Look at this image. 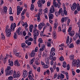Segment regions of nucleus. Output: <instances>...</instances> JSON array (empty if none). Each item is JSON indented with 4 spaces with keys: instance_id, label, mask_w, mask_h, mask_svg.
<instances>
[{
    "instance_id": "obj_51",
    "label": "nucleus",
    "mask_w": 80,
    "mask_h": 80,
    "mask_svg": "<svg viewBox=\"0 0 80 80\" xmlns=\"http://www.w3.org/2000/svg\"><path fill=\"white\" fill-rule=\"evenodd\" d=\"M77 45H79L80 44V41L79 40L76 41Z\"/></svg>"
},
{
    "instance_id": "obj_40",
    "label": "nucleus",
    "mask_w": 80,
    "mask_h": 80,
    "mask_svg": "<svg viewBox=\"0 0 80 80\" xmlns=\"http://www.w3.org/2000/svg\"><path fill=\"white\" fill-rule=\"evenodd\" d=\"M74 47V45L73 43L70 44L69 46V48H73Z\"/></svg>"
},
{
    "instance_id": "obj_50",
    "label": "nucleus",
    "mask_w": 80,
    "mask_h": 80,
    "mask_svg": "<svg viewBox=\"0 0 80 80\" xmlns=\"http://www.w3.org/2000/svg\"><path fill=\"white\" fill-rule=\"evenodd\" d=\"M11 35V33H7L6 34V36L8 37H10Z\"/></svg>"
},
{
    "instance_id": "obj_6",
    "label": "nucleus",
    "mask_w": 80,
    "mask_h": 80,
    "mask_svg": "<svg viewBox=\"0 0 80 80\" xmlns=\"http://www.w3.org/2000/svg\"><path fill=\"white\" fill-rule=\"evenodd\" d=\"M23 77L24 78H26L28 76V72L27 71L25 70H24L23 71Z\"/></svg>"
},
{
    "instance_id": "obj_46",
    "label": "nucleus",
    "mask_w": 80,
    "mask_h": 80,
    "mask_svg": "<svg viewBox=\"0 0 80 80\" xmlns=\"http://www.w3.org/2000/svg\"><path fill=\"white\" fill-rule=\"evenodd\" d=\"M22 35H23V36H26V35H27L26 31H24L22 32Z\"/></svg>"
},
{
    "instance_id": "obj_9",
    "label": "nucleus",
    "mask_w": 80,
    "mask_h": 80,
    "mask_svg": "<svg viewBox=\"0 0 80 80\" xmlns=\"http://www.w3.org/2000/svg\"><path fill=\"white\" fill-rule=\"evenodd\" d=\"M55 22L54 24V28L56 29L57 27V25H58V23L57 22V19H55Z\"/></svg>"
},
{
    "instance_id": "obj_4",
    "label": "nucleus",
    "mask_w": 80,
    "mask_h": 80,
    "mask_svg": "<svg viewBox=\"0 0 80 80\" xmlns=\"http://www.w3.org/2000/svg\"><path fill=\"white\" fill-rule=\"evenodd\" d=\"M34 34H33V37H34V44H36V40H37V37L38 36V34L37 33V34H36L35 33V32H34Z\"/></svg>"
},
{
    "instance_id": "obj_30",
    "label": "nucleus",
    "mask_w": 80,
    "mask_h": 80,
    "mask_svg": "<svg viewBox=\"0 0 80 80\" xmlns=\"http://www.w3.org/2000/svg\"><path fill=\"white\" fill-rule=\"evenodd\" d=\"M31 10H34V5H33V4L32 3L31 4V8H30Z\"/></svg>"
},
{
    "instance_id": "obj_45",
    "label": "nucleus",
    "mask_w": 80,
    "mask_h": 80,
    "mask_svg": "<svg viewBox=\"0 0 80 80\" xmlns=\"http://www.w3.org/2000/svg\"><path fill=\"white\" fill-rule=\"evenodd\" d=\"M60 78L61 79H63V78H64V75L61 73L60 76Z\"/></svg>"
},
{
    "instance_id": "obj_37",
    "label": "nucleus",
    "mask_w": 80,
    "mask_h": 80,
    "mask_svg": "<svg viewBox=\"0 0 80 80\" xmlns=\"http://www.w3.org/2000/svg\"><path fill=\"white\" fill-rule=\"evenodd\" d=\"M34 62V58H32L30 62V65H32Z\"/></svg>"
},
{
    "instance_id": "obj_13",
    "label": "nucleus",
    "mask_w": 80,
    "mask_h": 80,
    "mask_svg": "<svg viewBox=\"0 0 80 80\" xmlns=\"http://www.w3.org/2000/svg\"><path fill=\"white\" fill-rule=\"evenodd\" d=\"M59 12L60 13H60H61L62 17H64V13L65 14V12H64H64L63 11V10H62V8H60L59 9Z\"/></svg>"
},
{
    "instance_id": "obj_25",
    "label": "nucleus",
    "mask_w": 80,
    "mask_h": 80,
    "mask_svg": "<svg viewBox=\"0 0 80 80\" xmlns=\"http://www.w3.org/2000/svg\"><path fill=\"white\" fill-rule=\"evenodd\" d=\"M69 35L71 37H73L75 35V32L73 31H71V32L69 33Z\"/></svg>"
},
{
    "instance_id": "obj_17",
    "label": "nucleus",
    "mask_w": 80,
    "mask_h": 80,
    "mask_svg": "<svg viewBox=\"0 0 80 80\" xmlns=\"http://www.w3.org/2000/svg\"><path fill=\"white\" fill-rule=\"evenodd\" d=\"M8 62L9 63V65L12 66L13 65V62L12 61H10V60L9 59L8 60Z\"/></svg>"
},
{
    "instance_id": "obj_3",
    "label": "nucleus",
    "mask_w": 80,
    "mask_h": 80,
    "mask_svg": "<svg viewBox=\"0 0 80 80\" xmlns=\"http://www.w3.org/2000/svg\"><path fill=\"white\" fill-rule=\"evenodd\" d=\"M23 8H20V6H18L17 7V15H19L21 12L22 11Z\"/></svg>"
},
{
    "instance_id": "obj_63",
    "label": "nucleus",
    "mask_w": 80,
    "mask_h": 80,
    "mask_svg": "<svg viewBox=\"0 0 80 80\" xmlns=\"http://www.w3.org/2000/svg\"><path fill=\"white\" fill-rule=\"evenodd\" d=\"M3 72H4V69L3 68H2L1 69V72L2 74L3 73Z\"/></svg>"
},
{
    "instance_id": "obj_1",
    "label": "nucleus",
    "mask_w": 80,
    "mask_h": 80,
    "mask_svg": "<svg viewBox=\"0 0 80 80\" xmlns=\"http://www.w3.org/2000/svg\"><path fill=\"white\" fill-rule=\"evenodd\" d=\"M77 7V10L78 11H79L80 10V5L79 4L76 3H74L72 6L71 7V9L72 10H75L76 9V8Z\"/></svg>"
},
{
    "instance_id": "obj_24",
    "label": "nucleus",
    "mask_w": 80,
    "mask_h": 80,
    "mask_svg": "<svg viewBox=\"0 0 80 80\" xmlns=\"http://www.w3.org/2000/svg\"><path fill=\"white\" fill-rule=\"evenodd\" d=\"M48 16L49 18L50 19H53V14H50V13L48 14Z\"/></svg>"
},
{
    "instance_id": "obj_41",
    "label": "nucleus",
    "mask_w": 80,
    "mask_h": 80,
    "mask_svg": "<svg viewBox=\"0 0 80 80\" xmlns=\"http://www.w3.org/2000/svg\"><path fill=\"white\" fill-rule=\"evenodd\" d=\"M16 56L17 57H21V55H20V53H18V52H17L16 53Z\"/></svg>"
},
{
    "instance_id": "obj_54",
    "label": "nucleus",
    "mask_w": 80,
    "mask_h": 80,
    "mask_svg": "<svg viewBox=\"0 0 80 80\" xmlns=\"http://www.w3.org/2000/svg\"><path fill=\"white\" fill-rule=\"evenodd\" d=\"M50 70L51 71V73L53 72V68H50Z\"/></svg>"
},
{
    "instance_id": "obj_59",
    "label": "nucleus",
    "mask_w": 80,
    "mask_h": 80,
    "mask_svg": "<svg viewBox=\"0 0 80 80\" xmlns=\"http://www.w3.org/2000/svg\"><path fill=\"white\" fill-rule=\"evenodd\" d=\"M8 80H13V77L12 76H10L8 78Z\"/></svg>"
},
{
    "instance_id": "obj_21",
    "label": "nucleus",
    "mask_w": 80,
    "mask_h": 80,
    "mask_svg": "<svg viewBox=\"0 0 80 80\" xmlns=\"http://www.w3.org/2000/svg\"><path fill=\"white\" fill-rule=\"evenodd\" d=\"M14 65H16V66H20V64H19V62H18V60H16L15 62Z\"/></svg>"
},
{
    "instance_id": "obj_43",
    "label": "nucleus",
    "mask_w": 80,
    "mask_h": 80,
    "mask_svg": "<svg viewBox=\"0 0 80 80\" xmlns=\"http://www.w3.org/2000/svg\"><path fill=\"white\" fill-rule=\"evenodd\" d=\"M5 32L7 33H11V32L10 31V29H8L7 30H6Z\"/></svg>"
},
{
    "instance_id": "obj_14",
    "label": "nucleus",
    "mask_w": 80,
    "mask_h": 80,
    "mask_svg": "<svg viewBox=\"0 0 80 80\" xmlns=\"http://www.w3.org/2000/svg\"><path fill=\"white\" fill-rule=\"evenodd\" d=\"M57 33H56V32L54 31L52 32V36L54 39H56L57 38Z\"/></svg>"
},
{
    "instance_id": "obj_58",
    "label": "nucleus",
    "mask_w": 80,
    "mask_h": 80,
    "mask_svg": "<svg viewBox=\"0 0 80 80\" xmlns=\"http://www.w3.org/2000/svg\"><path fill=\"white\" fill-rule=\"evenodd\" d=\"M72 29V28L71 27H70V28H69L68 30V32H70Z\"/></svg>"
},
{
    "instance_id": "obj_18",
    "label": "nucleus",
    "mask_w": 80,
    "mask_h": 80,
    "mask_svg": "<svg viewBox=\"0 0 80 80\" xmlns=\"http://www.w3.org/2000/svg\"><path fill=\"white\" fill-rule=\"evenodd\" d=\"M33 25H31L29 26V30L30 32H32V31H33Z\"/></svg>"
},
{
    "instance_id": "obj_11",
    "label": "nucleus",
    "mask_w": 80,
    "mask_h": 80,
    "mask_svg": "<svg viewBox=\"0 0 80 80\" xmlns=\"http://www.w3.org/2000/svg\"><path fill=\"white\" fill-rule=\"evenodd\" d=\"M62 73H63V74H65L66 76V78L67 80H68L69 78V77L68 76V72H65V71H62L61 72Z\"/></svg>"
},
{
    "instance_id": "obj_10",
    "label": "nucleus",
    "mask_w": 80,
    "mask_h": 80,
    "mask_svg": "<svg viewBox=\"0 0 80 80\" xmlns=\"http://www.w3.org/2000/svg\"><path fill=\"white\" fill-rule=\"evenodd\" d=\"M54 56H53V55L52 54H51L50 55V59L51 60H54L55 61L56 60V58L54 57Z\"/></svg>"
},
{
    "instance_id": "obj_23",
    "label": "nucleus",
    "mask_w": 80,
    "mask_h": 80,
    "mask_svg": "<svg viewBox=\"0 0 80 80\" xmlns=\"http://www.w3.org/2000/svg\"><path fill=\"white\" fill-rule=\"evenodd\" d=\"M45 62L47 65H49V64H50V62H49L48 58H45Z\"/></svg>"
},
{
    "instance_id": "obj_49",
    "label": "nucleus",
    "mask_w": 80,
    "mask_h": 80,
    "mask_svg": "<svg viewBox=\"0 0 80 80\" xmlns=\"http://www.w3.org/2000/svg\"><path fill=\"white\" fill-rule=\"evenodd\" d=\"M10 21H11L12 22H13V18L12 17V16H10Z\"/></svg>"
},
{
    "instance_id": "obj_15",
    "label": "nucleus",
    "mask_w": 80,
    "mask_h": 80,
    "mask_svg": "<svg viewBox=\"0 0 80 80\" xmlns=\"http://www.w3.org/2000/svg\"><path fill=\"white\" fill-rule=\"evenodd\" d=\"M63 8L64 11L65 13V15H67V11H66V8L65 7V5L64 4H63Z\"/></svg>"
},
{
    "instance_id": "obj_61",
    "label": "nucleus",
    "mask_w": 80,
    "mask_h": 80,
    "mask_svg": "<svg viewBox=\"0 0 80 80\" xmlns=\"http://www.w3.org/2000/svg\"><path fill=\"white\" fill-rule=\"evenodd\" d=\"M38 51V47H37L35 48L34 52H37Z\"/></svg>"
},
{
    "instance_id": "obj_34",
    "label": "nucleus",
    "mask_w": 80,
    "mask_h": 80,
    "mask_svg": "<svg viewBox=\"0 0 80 80\" xmlns=\"http://www.w3.org/2000/svg\"><path fill=\"white\" fill-rule=\"evenodd\" d=\"M14 39L17 38V32H14Z\"/></svg>"
},
{
    "instance_id": "obj_62",
    "label": "nucleus",
    "mask_w": 80,
    "mask_h": 80,
    "mask_svg": "<svg viewBox=\"0 0 80 80\" xmlns=\"http://www.w3.org/2000/svg\"><path fill=\"white\" fill-rule=\"evenodd\" d=\"M46 27H51V25H50V24H49L48 23H46Z\"/></svg>"
},
{
    "instance_id": "obj_31",
    "label": "nucleus",
    "mask_w": 80,
    "mask_h": 80,
    "mask_svg": "<svg viewBox=\"0 0 80 80\" xmlns=\"http://www.w3.org/2000/svg\"><path fill=\"white\" fill-rule=\"evenodd\" d=\"M77 64V67H79L80 66V60L79 59H78L77 62L76 63Z\"/></svg>"
},
{
    "instance_id": "obj_22",
    "label": "nucleus",
    "mask_w": 80,
    "mask_h": 80,
    "mask_svg": "<svg viewBox=\"0 0 80 80\" xmlns=\"http://www.w3.org/2000/svg\"><path fill=\"white\" fill-rule=\"evenodd\" d=\"M43 25L42 23H40L38 26L39 30H41L43 28Z\"/></svg>"
},
{
    "instance_id": "obj_19",
    "label": "nucleus",
    "mask_w": 80,
    "mask_h": 80,
    "mask_svg": "<svg viewBox=\"0 0 80 80\" xmlns=\"http://www.w3.org/2000/svg\"><path fill=\"white\" fill-rule=\"evenodd\" d=\"M3 10L4 11V13H7V7L6 6H4L3 7Z\"/></svg>"
},
{
    "instance_id": "obj_35",
    "label": "nucleus",
    "mask_w": 80,
    "mask_h": 80,
    "mask_svg": "<svg viewBox=\"0 0 80 80\" xmlns=\"http://www.w3.org/2000/svg\"><path fill=\"white\" fill-rule=\"evenodd\" d=\"M70 59L71 60H73L74 59V55H71L70 56Z\"/></svg>"
},
{
    "instance_id": "obj_53",
    "label": "nucleus",
    "mask_w": 80,
    "mask_h": 80,
    "mask_svg": "<svg viewBox=\"0 0 80 80\" xmlns=\"http://www.w3.org/2000/svg\"><path fill=\"white\" fill-rule=\"evenodd\" d=\"M65 22V19L64 18H62L61 19V22L62 23H64Z\"/></svg>"
},
{
    "instance_id": "obj_33",
    "label": "nucleus",
    "mask_w": 80,
    "mask_h": 80,
    "mask_svg": "<svg viewBox=\"0 0 80 80\" xmlns=\"http://www.w3.org/2000/svg\"><path fill=\"white\" fill-rule=\"evenodd\" d=\"M53 6L55 7H57L58 6V3L57 2H53Z\"/></svg>"
},
{
    "instance_id": "obj_56",
    "label": "nucleus",
    "mask_w": 80,
    "mask_h": 80,
    "mask_svg": "<svg viewBox=\"0 0 80 80\" xmlns=\"http://www.w3.org/2000/svg\"><path fill=\"white\" fill-rule=\"evenodd\" d=\"M47 45L48 47H50L51 46V44L50 42H48L47 43Z\"/></svg>"
},
{
    "instance_id": "obj_44",
    "label": "nucleus",
    "mask_w": 80,
    "mask_h": 80,
    "mask_svg": "<svg viewBox=\"0 0 80 80\" xmlns=\"http://www.w3.org/2000/svg\"><path fill=\"white\" fill-rule=\"evenodd\" d=\"M28 77L29 80H33V77L31 75H29L28 76Z\"/></svg>"
},
{
    "instance_id": "obj_47",
    "label": "nucleus",
    "mask_w": 80,
    "mask_h": 80,
    "mask_svg": "<svg viewBox=\"0 0 80 80\" xmlns=\"http://www.w3.org/2000/svg\"><path fill=\"white\" fill-rule=\"evenodd\" d=\"M60 60L61 61L63 62V61H64V58H63V56H61L60 58Z\"/></svg>"
},
{
    "instance_id": "obj_7",
    "label": "nucleus",
    "mask_w": 80,
    "mask_h": 80,
    "mask_svg": "<svg viewBox=\"0 0 80 80\" xmlns=\"http://www.w3.org/2000/svg\"><path fill=\"white\" fill-rule=\"evenodd\" d=\"M50 9L49 13L50 14L54 13L55 9L54 8V7L53 6H52L50 8Z\"/></svg>"
},
{
    "instance_id": "obj_28",
    "label": "nucleus",
    "mask_w": 80,
    "mask_h": 80,
    "mask_svg": "<svg viewBox=\"0 0 80 80\" xmlns=\"http://www.w3.org/2000/svg\"><path fill=\"white\" fill-rule=\"evenodd\" d=\"M63 65H62V67L63 68H66L67 67V63L65 61L63 62Z\"/></svg>"
},
{
    "instance_id": "obj_52",
    "label": "nucleus",
    "mask_w": 80,
    "mask_h": 80,
    "mask_svg": "<svg viewBox=\"0 0 80 80\" xmlns=\"http://www.w3.org/2000/svg\"><path fill=\"white\" fill-rule=\"evenodd\" d=\"M37 20L38 21V22H40L41 19H40V17H39L38 16H37Z\"/></svg>"
},
{
    "instance_id": "obj_57",
    "label": "nucleus",
    "mask_w": 80,
    "mask_h": 80,
    "mask_svg": "<svg viewBox=\"0 0 80 80\" xmlns=\"http://www.w3.org/2000/svg\"><path fill=\"white\" fill-rule=\"evenodd\" d=\"M44 68H48L49 67V66L47 65H44Z\"/></svg>"
},
{
    "instance_id": "obj_2",
    "label": "nucleus",
    "mask_w": 80,
    "mask_h": 80,
    "mask_svg": "<svg viewBox=\"0 0 80 80\" xmlns=\"http://www.w3.org/2000/svg\"><path fill=\"white\" fill-rule=\"evenodd\" d=\"M34 27L33 28V32L34 33V34H35V32H35V33L36 34H37V33L38 34V35H39V33H40V31L38 30H37V24H35L34 25Z\"/></svg>"
},
{
    "instance_id": "obj_48",
    "label": "nucleus",
    "mask_w": 80,
    "mask_h": 80,
    "mask_svg": "<svg viewBox=\"0 0 80 80\" xmlns=\"http://www.w3.org/2000/svg\"><path fill=\"white\" fill-rule=\"evenodd\" d=\"M22 47L23 48H25V47L26 46V45L25 43H23L21 44Z\"/></svg>"
},
{
    "instance_id": "obj_42",
    "label": "nucleus",
    "mask_w": 80,
    "mask_h": 80,
    "mask_svg": "<svg viewBox=\"0 0 80 80\" xmlns=\"http://www.w3.org/2000/svg\"><path fill=\"white\" fill-rule=\"evenodd\" d=\"M43 11L45 13H47L48 12V8H46L43 10Z\"/></svg>"
},
{
    "instance_id": "obj_38",
    "label": "nucleus",
    "mask_w": 80,
    "mask_h": 80,
    "mask_svg": "<svg viewBox=\"0 0 80 80\" xmlns=\"http://www.w3.org/2000/svg\"><path fill=\"white\" fill-rule=\"evenodd\" d=\"M38 42L40 43H43V40H42V39L40 38H39L38 40Z\"/></svg>"
},
{
    "instance_id": "obj_64",
    "label": "nucleus",
    "mask_w": 80,
    "mask_h": 80,
    "mask_svg": "<svg viewBox=\"0 0 80 80\" xmlns=\"http://www.w3.org/2000/svg\"><path fill=\"white\" fill-rule=\"evenodd\" d=\"M62 28H64V27H65V26L66 25V24H64V23H62Z\"/></svg>"
},
{
    "instance_id": "obj_16",
    "label": "nucleus",
    "mask_w": 80,
    "mask_h": 80,
    "mask_svg": "<svg viewBox=\"0 0 80 80\" xmlns=\"http://www.w3.org/2000/svg\"><path fill=\"white\" fill-rule=\"evenodd\" d=\"M45 48V45L43 44L41 45V48H40L39 50H40V51H43V50H44Z\"/></svg>"
},
{
    "instance_id": "obj_5",
    "label": "nucleus",
    "mask_w": 80,
    "mask_h": 80,
    "mask_svg": "<svg viewBox=\"0 0 80 80\" xmlns=\"http://www.w3.org/2000/svg\"><path fill=\"white\" fill-rule=\"evenodd\" d=\"M20 72L18 71L17 72V74L16 73H13V78H16V77H20Z\"/></svg>"
},
{
    "instance_id": "obj_8",
    "label": "nucleus",
    "mask_w": 80,
    "mask_h": 80,
    "mask_svg": "<svg viewBox=\"0 0 80 80\" xmlns=\"http://www.w3.org/2000/svg\"><path fill=\"white\" fill-rule=\"evenodd\" d=\"M6 72V76H7V75H12V74H13V70H11L10 71H9L8 72Z\"/></svg>"
},
{
    "instance_id": "obj_36",
    "label": "nucleus",
    "mask_w": 80,
    "mask_h": 80,
    "mask_svg": "<svg viewBox=\"0 0 80 80\" xmlns=\"http://www.w3.org/2000/svg\"><path fill=\"white\" fill-rule=\"evenodd\" d=\"M55 51V48H51L50 52V54H52V52H53Z\"/></svg>"
},
{
    "instance_id": "obj_26",
    "label": "nucleus",
    "mask_w": 80,
    "mask_h": 80,
    "mask_svg": "<svg viewBox=\"0 0 80 80\" xmlns=\"http://www.w3.org/2000/svg\"><path fill=\"white\" fill-rule=\"evenodd\" d=\"M55 15L56 17H58V16L60 15V13L59 12V10L58 12H55Z\"/></svg>"
},
{
    "instance_id": "obj_39",
    "label": "nucleus",
    "mask_w": 80,
    "mask_h": 80,
    "mask_svg": "<svg viewBox=\"0 0 80 80\" xmlns=\"http://www.w3.org/2000/svg\"><path fill=\"white\" fill-rule=\"evenodd\" d=\"M70 40V37L69 36H68L67 37V40H66V43H68L69 42V40Z\"/></svg>"
},
{
    "instance_id": "obj_29",
    "label": "nucleus",
    "mask_w": 80,
    "mask_h": 80,
    "mask_svg": "<svg viewBox=\"0 0 80 80\" xmlns=\"http://www.w3.org/2000/svg\"><path fill=\"white\" fill-rule=\"evenodd\" d=\"M22 27H24V26H25V28H27V27H28V24H27V22H26L24 23H23V24L22 25Z\"/></svg>"
},
{
    "instance_id": "obj_12",
    "label": "nucleus",
    "mask_w": 80,
    "mask_h": 80,
    "mask_svg": "<svg viewBox=\"0 0 80 80\" xmlns=\"http://www.w3.org/2000/svg\"><path fill=\"white\" fill-rule=\"evenodd\" d=\"M21 30V28L19 27L17 31V33L18 35H22V33L20 32Z\"/></svg>"
},
{
    "instance_id": "obj_32",
    "label": "nucleus",
    "mask_w": 80,
    "mask_h": 80,
    "mask_svg": "<svg viewBox=\"0 0 80 80\" xmlns=\"http://www.w3.org/2000/svg\"><path fill=\"white\" fill-rule=\"evenodd\" d=\"M12 12V8L10 7L9 8V13L10 15H13V12Z\"/></svg>"
},
{
    "instance_id": "obj_27",
    "label": "nucleus",
    "mask_w": 80,
    "mask_h": 80,
    "mask_svg": "<svg viewBox=\"0 0 80 80\" xmlns=\"http://www.w3.org/2000/svg\"><path fill=\"white\" fill-rule=\"evenodd\" d=\"M10 70H11V67L10 66H8L6 69L5 70V72H8Z\"/></svg>"
},
{
    "instance_id": "obj_55",
    "label": "nucleus",
    "mask_w": 80,
    "mask_h": 80,
    "mask_svg": "<svg viewBox=\"0 0 80 80\" xmlns=\"http://www.w3.org/2000/svg\"><path fill=\"white\" fill-rule=\"evenodd\" d=\"M42 9L40 8L39 9V13H42Z\"/></svg>"
},
{
    "instance_id": "obj_20",
    "label": "nucleus",
    "mask_w": 80,
    "mask_h": 80,
    "mask_svg": "<svg viewBox=\"0 0 80 80\" xmlns=\"http://www.w3.org/2000/svg\"><path fill=\"white\" fill-rule=\"evenodd\" d=\"M35 53H36V52H35V50H32L31 54V57H34L35 55Z\"/></svg>"
},
{
    "instance_id": "obj_60",
    "label": "nucleus",
    "mask_w": 80,
    "mask_h": 80,
    "mask_svg": "<svg viewBox=\"0 0 80 80\" xmlns=\"http://www.w3.org/2000/svg\"><path fill=\"white\" fill-rule=\"evenodd\" d=\"M57 77V73H56L54 74L53 78L55 79Z\"/></svg>"
}]
</instances>
